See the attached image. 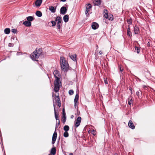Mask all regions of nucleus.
<instances>
[{
    "instance_id": "nucleus-1",
    "label": "nucleus",
    "mask_w": 155,
    "mask_h": 155,
    "mask_svg": "<svg viewBox=\"0 0 155 155\" xmlns=\"http://www.w3.org/2000/svg\"><path fill=\"white\" fill-rule=\"evenodd\" d=\"M60 63L61 69L64 71H66L68 69V64L63 57L60 58Z\"/></svg>"
},
{
    "instance_id": "nucleus-2",
    "label": "nucleus",
    "mask_w": 155,
    "mask_h": 155,
    "mask_svg": "<svg viewBox=\"0 0 155 155\" xmlns=\"http://www.w3.org/2000/svg\"><path fill=\"white\" fill-rule=\"evenodd\" d=\"M54 91L57 92L59 91L60 86H61V83L60 80H55L54 82Z\"/></svg>"
},
{
    "instance_id": "nucleus-3",
    "label": "nucleus",
    "mask_w": 155,
    "mask_h": 155,
    "mask_svg": "<svg viewBox=\"0 0 155 155\" xmlns=\"http://www.w3.org/2000/svg\"><path fill=\"white\" fill-rule=\"evenodd\" d=\"M108 11L106 9L104 10V15L107 19H108L112 21L113 20V15L111 14H108Z\"/></svg>"
},
{
    "instance_id": "nucleus-4",
    "label": "nucleus",
    "mask_w": 155,
    "mask_h": 155,
    "mask_svg": "<svg viewBox=\"0 0 155 155\" xmlns=\"http://www.w3.org/2000/svg\"><path fill=\"white\" fill-rule=\"evenodd\" d=\"M30 56L31 58L33 60L38 61L37 59L38 58L39 56L35 51H34L33 53H31Z\"/></svg>"
},
{
    "instance_id": "nucleus-5",
    "label": "nucleus",
    "mask_w": 155,
    "mask_h": 155,
    "mask_svg": "<svg viewBox=\"0 0 155 155\" xmlns=\"http://www.w3.org/2000/svg\"><path fill=\"white\" fill-rule=\"evenodd\" d=\"M53 74L55 78H56L55 80H60V78L58 77L60 76V73L59 71L57 70H54L53 72Z\"/></svg>"
},
{
    "instance_id": "nucleus-6",
    "label": "nucleus",
    "mask_w": 155,
    "mask_h": 155,
    "mask_svg": "<svg viewBox=\"0 0 155 155\" xmlns=\"http://www.w3.org/2000/svg\"><path fill=\"white\" fill-rule=\"evenodd\" d=\"M57 136V133L55 131L53 135L51 143L52 144H54L56 141Z\"/></svg>"
},
{
    "instance_id": "nucleus-7",
    "label": "nucleus",
    "mask_w": 155,
    "mask_h": 155,
    "mask_svg": "<svg viewBox=\"0 0 155 155\" xmlns=\"http://www.w3.org/2000/svg\"><path fill=\"white\" fill-rule=\"evenodd\" d=\"M53 99L55 100L56 103H58V106L59 107H61V104L59 96H55V98L54 97Z\"/></svg>"
},
{
    "instance_id": "nucleus-8",
    "label": "nucleus",
    "mask_w": 155,
    "mask_h": 155,
    "mask_svg": "<svg viewBox=\"0 0 155 155\" xmlns=\"http://www.w3.org/2000/svg\"><path fill=\"white\" fill-rule=\"evenodd\" d=\"M67 11V9L64 6L62 7L60 9V14L64 15L65 14Z\"/></svg>"
},
{
    "instance_id": "nucleus-9",
    "label": "nucleus",
    "mask_w": 155,
    "mask_h": 155,
    "mask_svg": "<svg viewBox=\"0 0 155 155\" xmlns=\"http://www.w3.org/2000/svg\"><path fill=\"white\" fill-rule=\"evenodd\" d=\"M91 27L93 29L96 30L98 28L99 25L97 23L93 22L92 24Z\"/></svg>"
},
{
    "instance_id": "nucleus-10",
    "label": "nucleus",
    "mask_w": 155,
    "mask_h": 155,
    "mask_svg": "<svg viewBox=\"0 0 155 155\" xmlns=\"http://www.w3.org/2000/svg\"><path fill=\"white\" fill-rule=\"evenodd\" d=\"M34 51L36 53L39 57L42 53V49L40 48H36V50Z\"/></svg>"
},
{
    "instance_id": "nucleus-11",
    "label": "nucleus",
    "mask_w": 155,
    "mask_h": 155,
    "mask_svg": "<svg viewBox=\"0 0 155 155\" xmlns=\"http://www.w3.org/2000/svg\"><path fill=\"white\" fill-rule=\"evenodd\" d=\"M128 125L129 127L132 129H134L135 128V126H134L132 121L131 120L129 121Z\"/></svg>"
},
{
    "instance_id": "nucleus-12",
    "label": "nucleus",
    "mask_w": 155,
    "mask_h": 155,
    "mask_svg": "<svg viewBox=\"0 0 155 155\" xmlns=\"http://www.w3.org/2000/svg\"><path fill=\"white\" fill-rule=\"evenodd\" d=\"M42 2V0H37L35 2V5L36 6L39 7Z\"/></svg>"
},
{
    "instance_id": "nucleus-13",
    "label": "nucleus",
    "mask_w": 155,
    "mask_h": 155,
    "mask_svg": "<svg viewBox=\"0 0 155 155\" xmlns=\"http://www.w3.org/2000/svg\"><path fill=\"white\" fill-rule=\"evenodd\" d=\"M23 24L27 27H30L31 26V22L28 21H25L23 22Z\"/></svg>"
},
{
    "instance_id": "nucleus-14",
    "label": "nucleus",
    "mask_w": 155,
    "mask_h": 155,
    "mask_svg": "<svg viewBox=\"0 0 155 155\" xmlns=\"http://www.w3.org/2000/svg\"><path fill=\"white\" fill-rule=\"evenodd\" d=\"M56 9V7L54 8V7L52 6H50L49 8V10L53 13H54L55 12Z\"/></svg>"
},
{
    "instance_id": "nucleus-15",
    "label": "nucleus",
    "mask_w": 155,
    "mask_h": 155,
    "mask_svg": "<svg viewBox=\"0 0 155 155\" xmlns=\"http://www.w3.org/2000/svg\"><path fill=\"white\" fill-rule=\"evenodd\" d=\"M53 106H54V107L55 117L56 120H59V119L58 118V114H57L56 112L55 108V104H54Z\"/></svg>"
},
{
    "instance_id": "nucleus-16",
    "label": "nucleus",
    "mask_w": 155,
    "mask_h": 155,
    "mask_svg": "<svg viewBox=\"0 0 155 155\" xmlns=\"http://www.w3.org/2000/svg\"><path fill=\"white\" fill-rule=\"evenodd\" d=\"M56 21H58L57 23H61L62 21V18L61 17L57 16L55 20Z\"/></svg>"
},
{
    "instance_id": "nucleus-17",
    "label": "nucleus",
    "mask_w": 155,
    "mask_h": 155,
    "mask_svg": "<svg viewBox=\"0 0 155 155\" xmlns=\"http://www.w3.org/2000/svg\"><path fill=\"white\" fill-rule=\"evenodd\" d=\"M93 2L95 5L99 6L101 3V0H94Z\"/></svg>"
},
{
    "instance_id": "nucleus-18",
    "label": "nucleus",
    "mask_w": 155,
    "mask_h": 155,
    "mask_svg": "<svg viewBox=\"0 0 155 155\" xmlns=\"http://www.w3.org/2000/svg\"><path fill=\"white\" fill-rule=\"evenodd\" d=\"M134 34H138L139 32V29L136 26H135L134 27Z\"/></svg>"
},
{
    "instance_id": "nucleus-19",
    "label": "nucleus",
    "mask_w": 155,
    "mask_h": 155,
    "mask_svg": "<svg viewBox=\"0 0 155 155\" xmlns=\"http://www.w3.org/2000/svg\"><path fill=\"white\" fill-rule=\"evenodd\" d=\"M69 57L73 61H76V54H74L73 55H70Z\"/></svg>"
},
{
    "instance_id": "nucleus-20",
    "label": "nucleus",
    "mask_w": 155,
    "mask_h": 155,
    "mask_svg": "<svg viewBox=\"0 0 155 155\" xmlns=\"http://www.w3.org/2000/svg\"><path fill=\"white\" fill-rule=\"evenodd\" d=\"M63 19L65 22H67L69 20V17L67 15H65L64 16Z\"/></svg>"
},
{
    "instance_id": "nucleus-21",
    "label": "nucleus",
    "mask_w": 155,
    "mask_h": 155,
    "mask_svg": "<svg viewBox=\"0 0 155 155\" xmlns=\"http://www.w3.org/2000/svg\"><path fill=\"white\" fill-rule=\"evenodd\" d=\"M128 28L127 29V35L130 37H131L132 36L131 32L130 31V25H128Z\"/></svg>"
},
{
    "instance_id": "nucleus-22",
    "label": "nucleus",
    "mask_w": 155,
    "mask_h": 155,
    "mask_svg": "<svg viewBox=\"0 0 155 155\" xmlns=\"http://www.w3.org/2000/svg\"><path fill=\"white\" fill-rule=\"evenodd\" d=\"M56 153V149L55 147H53L51 150V153L52 155H54Z\"/></svg>"
},
{
    "instance_id": "nucleus-23",
    "label": "nucleus",
    "mask_w": 155,
    "mask_h": 155,
    "mask_svg": "<svg viewBox=\"0 0 155 155\" xmlns=\"http://www.w3.org/2000/svg\"><path fill=\"white\" fill-rule=\"evenodd\" d=\"M10 31L11 30L10 29L8 28H5L4 30L5 33L7 35L9 34L10 32Z\"/></svg>"
},
{
    "instance_id": "nucleus-24",
    "label": "nucleus",
    "mask_w": 155,
    "mask_h": 155,
    "mask_svg": "<svg viewBox=\"0 0 155 155\" xmlns=\"http://www.w3.org/2000/svg\"><path fill=\"white\" fill-rule=\"evenodd\" d=\"M26 19L28 21H33L35 19V18L31 16H29L26 18Z\"/></svg>"
},
{
    "instance_id": "nucleus-25",
    "label": "nucleus",
    "mask_w": 155,
    "mask_h": 155,
    "mask_svg": "<svg viewBox=\"0 0 155 155\" xmlns=\"http://www.w3.org/2000/svg\"><path fill=\"white\" fill-rule=\"evenodd\" d=\"M79 95L78 94H76L74 99V102L78 103L79 99Z\"/></svg>"
},
{
    "instance_id": "nucleus-26",
    "label": "nucleus",
    "mask_w": 155,
    "mask_h": 155,
    "mask_svg": "<svg viewBox=\"0 0 155 155\" xmlns=\"http://www.w3.org/2000/svg\"><path fill=\"white\" fill-rule=\"evenodd\" d=\"M36 15L38 17H41L42 15V13L41 12L39 11H36Z\"/></svg>"
},
{
    "instance_id": "nucleus-27",
    "label": "nucleus",
    "mask_w": 155,
    "mask_h": 155,
    "mask_svg": "<svg viewBox=\"0 0 155 155\" xmlns=\"http://www.w3.org/2000/svg\"><path fill=\"white\" fill-rule=\"evenodd\" d=\"M63 129L65 132H68L69 130V127L68 125H65L63 127Z\"/></svg>"
},
{
    "instance_id": "nucleus-28",
    "label": "nucleus",
    "mask_w": 155,
    "mask_h": 155,
    "mask_svg": "<svg viewBox=\"0 0 155 155\" xmlns=\"http://www.w3.org/2000/svg\"><path fill=\"white\" fill-rule=\"evenodd\" d=\"M140 51V48L137 47H135V49L134 51L137 52L138 54H139Z\"/></svg>"
},
{
    "instance_id": "nucleus-29",
    "label": "nucleus",
    "mask_w": 155,
    "mask_h": 155,
    "mask_svg": "<svg viewBox=\"0 0 155 155\" xmlns=\"http://www.w3.org/2000/svg\"><path fill=\"white\" fill-rule=\"evenodd\" d=\"M133 103L132 98L130 97L128 98V104L129 105H130L131 104Z\"/></svg>"
},
{
    "instance_id": "nucleus-30",
    "label": "nucleus",
    "mask_w": 155,
    "mask_h": 155,
    "mask_svg": "<svg viewBox=\"0 0 155 155\" xmlns=\"http://www.w3.org/2000/svg\"><path fill=\"white\" fill-rule=\"evenodd\" d=\"M91 5L90 4H88L86 6V9L89 10L91 8Z\"/></svg>"
},
{
    "instance_id": "nucleus-31",
    "label": "nucleus",
    "mask_w": 155,
    "mask_h": 155,
    "mask_svg": "<svg viewBox=\"0 0 155 155\" xmlns=\"http://www.w3.org/2000/svg\"><path fill=\"white\" fill-rule=\"evenodd\" d=\"M64 136L65 137H67L69 136V134L68 132L65 131L63 134Z\"/></svg>"
},
{
    "instance_id": "nucleus-32",
    "label": "nucleus",
    "mask_w": 155,
    "mask_h": 155,
    "mask_svg": "<svg viewBox=\"0 0 155 155\" xmlns=\"http://www.w3.org/2000/svg\"><path fill=\"white\" fill-rule=\"evenodd\" d=\"M62 117H66V114L65 112V110L64 108L62 110Z\"/></svg>"
},
{
    "instance_id": "nucleus-33",
    "label": "nucleus",
    "mask_w": 155,
    "mask_h": 155,
    "mask_svg": "<svg viewBox=\"0 0 155 155\" xmlns=\"http://www.w3.org/2000/svg\"><path fill=\"white\" fill-rule=\"evenodd\" d=\"M11 31L12 33L14 34H16L17 32V30L15 29H12Z\"/></svg>"
},
{
    "instance_id": "nucleus-34",
    "label": "nucleus",
    "mask_w": 155,
    "mask_h": 155,
    "mask_svg": "<svg viewBox=\"0 0 155 155\" xmlns=\"http://www.w3.org/2000/svg\"><path fill=\"white\" fill-rule=\"evenodd\" d=\"M66 117H62V121L63 123L64 124L66 122Z\"/></svg>"
},
{
    "instance_id": "nucleus-35",
    "label": "nucleus",
    "mask_w": 155,
    "mask_h": 155,
    "mask_svg": "<svg viewBox=\"0 0 155 155\" xmlns=\"http://www.w3.org/2000/svg\"><path fill=\"white\" fill-rule=\"evenodd\" d=\"M81 117H78L77 119V120H76V121H77L78 122H80L81 123Z\"/></svg>"
},
{
    "instance_id": "nucleus-36",
    "label": "nucleus",
    "mask_w": 155,
    "mask_h": 155,
    "mask_svg": "<svg viewBox=\"0 0 155 155\" xmlns=\"http://www.w3.org/2000/svg\"><path fill=\"white\" fill-rule=\"evenodd\" d=\"M80 123H81L79 122H78L76 121V122L75 123V126L76 127H78L79 126Z\"/></svg>"
},
{
    "instance_id": "nucleus-37",
    "label": "nucleus",
    "mask_w": 155,
    "mask_h": 155,
    "mask_svg": "<svg viewBox=\"0 0 155 155\" xmlns=\"http://www.w3.org/2000/svg\"><path fill=\"white\" fill-rule=\"evenodd\" d=\"M127 23L131 25L132 24V20L131 19H127Z\"/></svg>"
},
{
    "instance_id": "nucleus-38",
    "label": "nucleus",
    "mask_w": 155,
    "mask_h": 155,
    "mask_svg": "<svg viewBox=\"0 0 155 155\" xmlns=\"http://www.w3.org/2000/svg\"><path fill=\"white\" fill-rule=\"evenodd\" d=\"M74 93L73 90H71L69 91V94L71 95L73 94Z\"/></svg>"
},
{
    "instance_id": "nucleus-39",
    "label": "nucleus",
    "mask_w": 155,
    "mask_h": 155,
    "mask_svg": "<svg viewBox=\"0 0 155 155\" xmlns=\"http://www.w3.org/2000/svg\"><path fill=\"white\" fill-rule=\"evenodd\" d=\"M59 122H60V121H59V120L58 124H56L55 128V131L56 130L57 128H58V126L59 125V124H60Z\"/></svg>"
},
{
    "instance_id": "nucleus-40",
    "label": "nucleus",
    "mask_w": 155,
    "mask_h": 155,
    "mask_svg": "<svg viewBox=\"0 0 155 155\" xmlns=\"http://www.w3.org/2000/svg\"><path fill=\"white\" fill-rule=\"evenodd\" d=\"M51 22L52 24V26H55L56 24V22L55 21H51Z\"/></svg>"
},
{
    "instance_id": "nucleus-41",
    "label": "nucleus",
    "mask_w": 155,
    "mask_h": 155,
    "mask_svg": "<svg viewBox=\"0 0 155 155\" xmlns=\"http://www.w3.org/2000/svg\"><path fill=\"white\" fill-rule=\"evenodd\" d=\"M140 92H141V91L140 90H139V91H137L136 92V94L137 96H139Z\"/></svg>"
},
{
    "instance_id": "nucleus-42",
    "label": "nucleus",
    "mask_w": 155,
    "mask_h": 155,
    "mask_svg": "<svg viewBox=\"0 0 155 155\" xmlns=\"http://www.w3.org/2000/svg\"><path fill=\"white\" fill-rule=\"evenodd\" d=\"M57 27L58 29H60V28H61V26H60V24H58V23L57 24Z\"/></svg>"
},
{
    "instance_id": "nucleus-43",
    "label": "nucleus",
    "mask_w": 155,
    "mask_h": 155,
    "mask_svg": "<svg viewBox=\"0 0 155 155\" xmlns=\"http://www.w3.org/2000/svg\"><path fill=\"white\" fill-rule=\"evenodd\" d=\"M104 83L105 84H108V81L107 80V78H106L105 79V78H104Z\"/></svg>"
},
{
    "instance_id": "nucleus-44",
    "label": "nucleus",
    "mask_w": 155,
    "mask_h": 155,
    "mask_svg": "<svg viewBox=\"0 0 155 155\" xmlns=\"http://www.w3.org/2000/svg\"><path fill=\"white\" fill-rule=\"evenodd\" d=\"M89 11V10L86 9V10L85 12V14L87 16V15H89V14H87V13H88Z\"/></svg>"
},
{
    "instance_id": "nucleus-45",
    "label": "nucleus",
    "mask_w": 155,
    "mask_h": 155,
    "mask_svg": "<svg viewBox=\"0 0 155 155\" xmlns=\"http://www.w3.org/2000/svg\"><path fill=\"white\" fill-rule=\"evenodd\" d=\"M14 45L13 44L9 43L8 44V46L9 47H13Z\"/></svg>"
},
{
    "instance_id": "nucleus-46",
    "label": "nucleus",
    "mask_w": 155,
    "mask_h": 155,
    "mask_svg": "<svg viewBox=\"0 0 155 155\" xmlns=\"http://www.w3.org/2000/svg\"><path fill=\"white\" fill-rule=\"evenodd\" d=\"M119 68L120 72H122L123 70V68H122L120 67Z\"/></svg>"
},
{
    "instance_id": "nucleus-47",
    "label": "nucleus",
    "mask_w": 155,
    "mask_h": 155,
    "mask_svg": "<svg viewBox=\"0 0 155 155\" xmlns=\"http://www.w3.org/2000/svg\"><path fill=\"white\" fill-rule=\"evenodd\" d=\"M136 77V78L137 79V80L139 81H141V80L139 79V78H138L137 77Z\"/></svg>"
},
{
    "instance_id": "nucleus-48",
    "label": "nucleus",
    "mask_w": 155,
    "mask_h": 155,
    "mask_svg": "<svg viewBox=\"0 0 155 155\" xmlns=\"http://www.w3.org/2000/svg\"><path fill=\"white\" fill-rule=\"evenodd\" d=\"M99 53L101 55L102 54V52L101 51H99Z\"/></svg>"
},
{
    "instance_id": "nucleus-49",
    "label": "nucleus",
    "mask_w": 155,
    "mask_h": 155,
    "mask_svg": "<svg viewBox=\"0 0 155 155\" xmlns=\"http://www.w3.org/2000/svg\"><path fill=\"white\" fill-rule=\"evenodd\" d=\"M129 90H130V91H131V94H132V88H131V87H130L129 88Z\"/></svg>"
},
{
    "instance_id": "nucleus-50",
    "label": "nucleus",
    "mask_w": 155,
    "mask_h": 155,
    "mask_svg": "<svg viewBox=\"0 0 155 155\" xmlns=\"http://www.w3.org/2000/svg\"><path fill=\"white\" fill-rule=\"evenodd\" d=\"M73 117H74V116H73V115H72L71 116V118L72 119V118H73Z\"/></svg>"
},
{
    "instance_id": "nucleus-51",
    "label": "nucleus",
    "mask_w": 155,
    "mask_h": 155,
    "mask_svg": "<svg viewBox=\"0 0 155 155\" xmlns=\"http://www.w3.org/2000/svg\"><path fill=\"white\" fill-rule=\"evenodd\" d=\"M66 0H61V1L62 2H64Z\"/></svg>"
},
{
    "instance_id": "nucleus-52",
    "label": "nucleus",
    "mask_w": 155,
    "mask_h": 155,
    "mask_svg": "<svg viewBox=\"0 0 155 155\" xmlns=\"http://www.w3.org/2000/svg\"><path fill=\"white\" fill-rule=\"evenodd\" d=\"M77 103H75V102H74V106H75V107L76 106V104H77Z\"/></svg>"
},
{
    "instance_id": "nucleus-53",
    "label": "nucleus",
    "mask_w": 155,
    "mask_h": 155,
    "mask_svg": "<svg viewBox=\"0 0 155 155\" xmlns=\"http://www.w3.org/2000/svg\"><path fill=\"white\" fill-rule=\"evenodd\" d=\"M69 155H73V154L72 153H69Z\"/></svg>"
},
{
    "instance_id": "nucleus-54",
    "label": "nucleus",
    "mask_w": 155,
    "mask_h": 155,
    "mask_svg": "<svg viewBox=\"0 0 155 155\" xmlns=\"http://www.w3.org/2000/svg\"><path fill=\"white\" fill-rule=\"evenodd\" d=\"M146 87V86H145V85L143 86V88H145V87Z\"/></svg>"
},
{
    "instance_id": "nucleus-55",
    "label": "nucleus",
    "mask_w": 155,
    "mask_h": 155,
    "mask_svg": "<svg viewBox=\"0 0 155 155\" xmlns=\"http://www.w3.org/2000/svg\"><path fill=\"white\" fill-rule=\"evenodd\" d=\"M149 44H150V43H149V42L148 43H147L148 45H149Z\"/></svg>"
},
{
    "instance_id": "nucleus-56",
    "label": "nucleus",
    "mask_w": 155,
    "mask_h": 155,
    "mask_svg": "<svg viewBox=\"0 0 155 155\" xmlns=\"http://www.w3.org/2000/svg\"><path fill=\"white\" fill-rule=\"evenodd\" d=\"M4 153H5V155H5V151L4 150Z\"/></svg>"
},
{
    "instance_id": "nucleus-57",
    "label": "nucleus",
    "mask_w": 155,
    "mask_h": 155,
    "mask_svg": "<svg viewBox=\"0 0 155 155\" xmlns=\"http://www.w3.org/2000/svg\"><path fill=\"white\" fill-rule=\"evenodd\" d=\"M2 147H3V145H2Z\"/></svg>"
},
{
    "instance_id": "nucleus-58",
    "label": "nucleus",
    "mask_w": 155,
    "mask_h": 155,
    "mask_svg": "<svg viewBox=\"0 0 155 155\" xmlns=\"http://www.w3.org/2000/svg\"><path fill=\"white\" fill-rule=\"evenodd\" d=\"M53 97H54V94H53Z\"/></svg>"
},
{
    "instance_id": "nucleus-59",
    "label": "nucleus",
    "mask_w": 155,
    "mask_h": 155,
    "mask_svg": "<svg viewBox=\"0 0 155 155\" xmlns=\"http://www.w3.org/2000/svg\"><path fill=\"white\" fill-rule=\"evenodd\" d=\"M60 138H59V140H60Z\"/></svg>"
}]
</instances>
